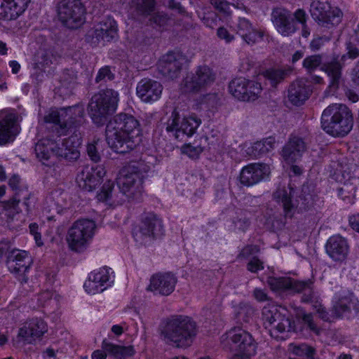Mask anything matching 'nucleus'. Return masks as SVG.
Listing matches in <instances>:
<instances>
[{"mask_svg": "<svg viewBox=\"0 0 359 359\" xmlns=\"http://www.w3.org/2000/svg\"><path fill=\"white\" fill-rule=\"evenodd\" d=\"M57 11L59 20L69 29H76L85 22L86 8L80 0H62Z\"/></svg>", "mask_w": 359, "mask_h": 359, "instance_id": "9d476101", "label": "nucleus"}, {"mask_svg": "<svg viewBox=\"0 0 359 359\" xmlns=\"http://www.w3.org/2000/svg\"><path fill=\"white\" fill-rule=\"evenodd\" d=\"M76 80L77 74L73 69L65 70L60 76V81L62 84L65 86H68L70 84L76 83Z\"/></svg>", "mask_w": 359, "mask_h": 359, "instance_id": "13d9d810", "label": "nucleus"}, {"mask_svg": "<svg viewBox=\"0 0 359 359\" xmlns=\"http://www.w3.org/2000/svg\"><path fill=\"white\" fill-rule=\"evenodd\" d=\"M312 93L311 86L304 79H297L289 87L288 99L294 105H301Z\"/></svg>", "mask_w": 359, "mask_h": 359, "instance_id": "cd10ccee", "label": "nucleus"}, {"mask_svg": "<svg viewBox=\"0 0 359 359\" xmlns=\"http://www.w3.org/2000/svg\"><path fill=\"white\" fill-rule=\"evenodd\" d=\"M353 126V114L345 104H331L322 114L321 127L332 136H345L352 130Z\"/></svg>", "mask_w": 359, "mask_h": 359, "instance_id": "20e7f679", "label": "nucleus"}, {"mask_svg": "<svg viewBox=\"0 0 359 359\" xmlns=\"http://www.w3.org/2000/svg\"><path fill=\"white\" fill-rule=\"evenodd\" d=\"M271 21L277 32L283 36H292L298 29L292 13L283 8L273 10Z\"/></svg>", "mask_w": 359, "mask_h": 359, "instance_id": "aec40b11", "label": "nucleus"}, {"mask_svg": "<svg viewBox=\"0 0 359 359\" xmlns=\"http://www.w3.org/2000/svg\"><path fill=\"white\" fill-rule=\"evenodd\" d=\"M293 284V292L302 294V302L311 303L313 305L319 300L318 296L313 289V281L311 280H296Z\"/></svg>", "mask_w": 359, "mask_h": 359, "instance_id": "72a5a7b5", "label": "nucleus"}, {"mask_svg": "<svg viewBox=\"0 0 359 359\" xmlns=\"http://www.w3.org/2000/svg\"><path fill=\"white\" fill-rule=\"evenodd\" d=\"M58 296L52 290L47 289L41 291L38 294V302L40 306H46L51 303L57 304L58 302Z\"/></svg>", "mask_w": 359, "mask_h": 359, "instance_id": "49530a36", "label": "nucleus"}, {"mask_svg": "<svg viewBox=\"0 0 359 359\" xmlns=\"http://www.w3.org/2000/svg\"><path fill=\"white\" fill-rule=\"evenodd\" d=\"M302 322L307 328L316 335H320L321 329L314 321L313 317L311 313L304 314L302 316Z\"/></svg>", "mask_w": 359, "mask_h": 359, "instance_id": "6e6d98bb", "label": "nucleus"}, {"mask_svg": "<svg viewBox=\"0 0 359 359\" xmlns=\"http://www.w3.org/2000/svg\"><path fill=\"white\" fill-rule=\"evenodd\" d=\"M211 5L219 12L229 14L231 4L226 0H210Z\"/></svg>", "mask_w": 359, "mask_h": 359, "instance_id": "052dcab7", "label": "nucleus"}, {"mask_svg": "<svg viewBox=\"0 0 359 359\" xmlns=\"http://www.w3.org/2000/svg\"><path fill=\"white\" fill-rule=\"evenodd\" d=\"M275 137L270 136L255 142L246 149V153L252 158H260L263 155L273 151L275 148Z\"/></svg>", "mask_w": 359, "mask_h": 359, "instance_id": "f704fd0d", "label": "nucleus"}, {"mask_svg": "<svg viewBox=\"0 0 359 359\" xmlns=\"http://www.w3.org/2000/svg\"><path fill=\"white\" fill-rule=\"evenodd\" d=\"M217 36L226 43H230L234 39V36L229 34L228 30L224 27H219L217 32Z\"/></svg>", "mask_w": 359, "mask_h": 359, "instance_id": "774afa93", "label": "nucleus"}, {"mask_svg": "<svg viewBox=\"0 0 359 359\" xmlns=\"http://www.w3.org/2000/svg\"><path fill=\"white\" fill-rule=\"evenodd\" d=\"M57 143L50 140H41L35 146V154L37 158L45 164V161L49 160L53 154H55Z\"/></svg>", "mask_w": 359, "mask_h": 359, "instance_id": "58836bf2", "label": "nucleus"}, {"mask_svg": "<svg viewBox=\"0 0 359 359\" xmlns=\"http://www.w3.org/2000/svg\"><path fill=\"white\" fill-rule=\"evenodd\" d=\"M322 57L320 55L308 56L303 61V67L308 72L311 73L322 64Z\"/></svg>", "mask_w": 359, "mask_h": 359, "instance_id": "3c124183", "label": "nucleus"}, {"mask_svg": "<svg viewBox=\"0 0 359 359\" xmlns=\"http://www.w3.org/2000/svg\"><path fill=\"white\" fill-rule=\"evenodd\" d=\"M18 118L14 113L0 111V146L13 142L20 133Z\"/></svg>", "mask_w": 359, "mask_h": 359, "instance_id": "a211bd4d", "label": "nucleus"}, {"mask_svg": "<svg viewBox=\"0 0 359 359\" xmlns=\"http://www.w3.org/2000/svg\"><path fill=\"white\" fill-rule=\"evenodd\" d=\"M342 66L338 57H333L330 61L323 63L321 69L323 70L330 79V86L337 88L339 86L341 76Z\"/></svg>", "mask_w": 359, "mask_h": 359, "instance_id": "4c0bfd02", "label": "nucleus"}, {"mask_svg": "<svg viewBox=\"0 0 359 359\" xmlns=\"http://www.w3.org/2000/svg\"><path fill=\"white\" fill-rule=\"evenodd\" d=\"M312 306L316 310V313L318 314L319 318H320L324 321L331 320V318L333 316V315L329 314L325 307L321 304V302L319 300H318L317 302L314 303Z\"/></svg>", "mask_w": 359, "mask_h": 359, "instance_id": "680f3d73", "label": "nucleus"}, {"mask_svg": "<svg viewBox=\"0 0 359 359\" xmlns=\"http://www.w3.org/2000/svg\"><path fill=\"white\" fill-rule=\"evenodd\" d=\"M117 36L116 22L108 18L96 26L94 29L93 37L97 41L109 42Z\"/></svg>", "mask_w": 359, "mask_h": 359, "instance_id": "7c9ffc66", "label": "nucleus"}, {"mask_svg": "<svg viewBox=\"0 0 359 359\" xmlns=\"http://www.w3.org/2000/svg\"><path fill=\"white\" fill-rule=\"evenodd\" d=\"M316 194L312 185L304 184L302 188L299 199L302 201V208H309L314 204Z\"/></svg>", "mask_w": 359, "mask_h": 359, "instance_id": "c03bdc74", "label": "nucleus"}, {"mask_svg": "<svg viewBox=\"0 0 359 359\" xmlns=\"http://www.w3.org/2000/svg\"><path fill=\"white\" fill-rule=\"evenodd\" d=\"M292 191V189L290 188L288 190L285 188H279L273 193L274 199L282 203L285 215L290 217L297 207L296 201L294 202L291 198Z\"/></svg>", "mask_w": 359, "mask_h": 359, "instance_id": "c9c22d12", "label": "nucleus"}, {"mask_svg": "<svg viewBox=\"0 0 359 359\" xmlns=\"http://www.w3.org/2000/svg\"><path fill=\"white\" fill-rule=\"evenodd\" d=\"M197 334L196 323L191 318L183 315L168 318L161 330V336L165 344L180 348L191 346Z\"/></svg>", "mask_w": 359, "mask_h": 359, "instance_id": "f03ea898", "label": "nucleus"}, {"mask_svg": "<svg viewBox=\"0 0 359 359\" xmlns=\"http://www.w3.org/2000/svg\"><path fill=\"white\" fill-rule=\"evenodd\" d=\"M102 348L116 359H125L135 354V350L132 346L116 345L109 342L107 339L102 341Z\"/></svg>", "mask_w": 359, "mask_h": 359, "instance_id": "e433bc0d", "label": "nucleus"}, {"mask_svg": "<svg viewBox=\"0 0 359 359\" xmlns=\"http://www.w3.org/2000/svg\"><path fill=\"white\" fill-rule=\"evenodd\" d=\"M290 68H270L264 73V76L270 81L271 86L276 87L291 73Z\"/></svg>", "mask_w": 359, "mask_h": 359, "instance_id": "ea45409f", "label": "nucleus"}, {"mask_svg": "<svg viewBox=\"0 0 359 359\" xmlns=\"http://www.w3.org/2000/svg\"><path fill=\"white\" fill-rule=\"evenodd\" d=\"M139 121L131 114L121 113L109 121L106 127V140L116 153L126 154L140 142Z\"/></svg>", "mask_w": 359, "mask_h": 359, "instance_id": "f257e3e1", "label": "nucleus"}, {"mask_svg": "<svg viewBox=\"0 0 359 359\" xmlns=\"http://www.w3.org/2000/svg\"><path fill=\"white\" fill-rule=\"evenodd\" d=\"M224 348L252 356L256 353L257 344L252 334L241 327H233L222 337Z\"/></svg>", "mask_w": 359, "mask_h": 359, "instance_id": "6e6552de", "label": "nucleus"}, {"mask_svg": "<svg viewBox=\"0 0 359 359\" xmlns=\"http://www.w3.org/2000/svg\"><path fill=\"white\" fill-rule=\"evenodd\" d=\"M105 173L102 165H87L78 173L76 182L81 189L92 191L100 184Z\"/></svg>", "mask_w": 359, "mask_h": 359, "instance_id": "f3484780", "label": "nucleus"}, {"mask_svg": "<svg viewBox=\"0 0 359 359\" xmlns=\"http://www.w3.org/2000/svg\"><path fill=\"white\" fill-rule=\"evenodd\" d=\"M118 101V93L111 88L94 95L88 104V114L93 122L97 126L104 125L116 111Z\"/></svg>", "mask_w": 359, "mask_h": 359, "instance_id": "39448f33", "label": "nucleus"}, {"mask_svg": "<svg viewBox=\"0 0 359 359\" xmlns=\"http://www.w3.org/2000/svg\"><path fill=\"white\" fill-rule=\"evenodd\" d=\"M348 186H344L338 189V196L346 203L352 204L354 203V197L355 193V187L350 184V189Z\"/></svg>", "mask_w": 359, "mask_h": 359, "instance_id": "8fccbe9b", "label": "nucleus"}, {"mask_svg": "<svg viewBox=\"0 0 359 359\" xmlns=\"http://www.w3.org/2000/svg\"><path fill=\"white\" fill-rule=\"evenodd\" d=\"M237 33L248 44H254L263 36L262 32L254 28L250 21L244 18L238 20Z\"/></svg>", "mask_w": 359, "mask_h": 359, "instance_id": "473e14b6", "label": "nucleus"}, {"mask_svg": "<svg viewBox=\"0 0 359 359\" xmlns=\"http://www.w3.org/2000/svg\"><path fill=\"white\" fill-rule=\"evenodd\" d=\"M46 123H53V130L60 136L71 128H76L84 123V108L76 104L59 111H52L45 116Z\"/></svg>", "mask_w": 359, "mask_h": 359, "instance_id": "423d86ee", "label": "nucleus"}, {"mask_svg": "<svg viewBox=\"0 0 359 359\" xmlns=\"http://www.w3.org/2000/svg\"><path fill=\"white\" fill-rule=\"evenodd\" d=\"M215 79V74L208 67L201 66L195 73L187 75L182 83V89L184 93H196L210 86Z\"/></svg>", "mask_w": 359, "mask_h": 359, "instance_id": "4468645a", "label": "nucleus"}, {"mask_svg": "<svg viewBox=\"0 0 359 359\" xmlns=\"http://www.w3.org/2000/svg\"><path fill=\"white\" fill-rule=\"evenodd\" d=\"M48 331L47 324L38 318L26 321L18 330L14 345L21 348L26 344H32Z\"/></svg>", "mask_w": 359, "mask_h": 359, "instance_id": "ddd939ff", "label": "nucleus"}, {"mask_svg": "<svg viewBox=\"0 0 359 359\" xmlns=\"http://www.w3.org/2000/svg\"><path fill=\"white\" fill-rule=\"evenodd\" d=\"M81 144V136L74 134L62 140L60 144L57 143L55 155L69 161L76 160L80 156L79 148Z\"/></svg>", "mask_w": 359, "mask_h": 359, "instance_id": "a878e982", "label": "nucleus"}, {"mask_svg": "<svg viewBox=\"0 0 359 359\" xmlns=\"http://www.w3.org/2000/svg\"><path fill=\"white\" fill-rule=\"evenodd\" d=\"M114 190V183L108 181L104 183L102 187L100 192L98 194L97 197L100 201H109L113 198L112 193Z\"/></svg>", "mask_w": 359, "mask_h": 359, "instance_id": "864d4df0", "label": "nucleus"}, {"mask_svg": "<svg viewBox=\"0 0 359 359\" xmlns=\"http://www.w3.org/2000/svg\"><path fill=\"white\" fill-rule=\"evenodd\" d=\"M295 280L288 277H270L267 282L272 290L285 291L290 290L293 291V283Z\"/></svg>", "mask_w": 359, "mask_h": 359, "instance_id": "37998d69", "label": "nucleus"}, {"mask_svg": "<svg viewBox=\"0 0 359 359\" xmlns=\"http://www.w3.org/2000/svg\"><path fill=\"white\" fill-rule=\"evenodd\" d=\"M310 13L313 20L321 27L333 28L340 24L343 13L337 7H332L327 1L314 0L310 5Z\"/></svg>", "mask_w": 359, "mask_h": 359, "instance_id": "f8f14e48", "label": "nucleus"}, {"mask_svg": "<svg viewBox=\"0 0 359 359\" xmlns=\"http://www.w3.org/2000/svg\"><path fill=\"white\" fill-rule=\"evenodd\" d=\"M114 79V74L111 72L109 67L105 66L100 69L95 77V82L105 83L109 81H112Z\"/></svg>", "mask_w": 359, "mask_h": 359, "instance_id": "5fc2aeb1", "label": "nucleus"}, {"mask_svg": "<svg viewBox=\"0 0 359 359\" xmlns=\"http://www.w3.org/2000/svg\"><path fill=\"white\" fill-rule=\"evenodd\" d=\"M201 123V120L195 114L180 120L179 112L175 109L167 121L166 130L176 140H182L184 137L192 136Z\"/></svg>", "mask_w": 359, "mask_h": 359, "instance_id": "9b49d317", "label": "nucleus"}, {"mask_svg": "<svg viewBox=\"0 0 359 359\" xmlns=\"http://www.w3.org/2000/svg\"><path fill=\"white\" fill-rule=\"evenodd\" d=\"M306 149V143L302 137L290 135L282 148L280 156L286 163L293 164L302 158Z\"/></svg>", "mask_w": 359, "mask_h": 359, "instance_id": "412c9836", "label": "nucleus"}, {"mask_svg": "<svg viewBox=\"0 0 359 359\" xmlns=\"http://www.w3.org/2000/svg\"><path fill=\"white\" fill-rule=\"evenodd\" d=\"M87 154L90 158L95 163L100 161V155L94 144H88L86 149Z\"/></svg>", "mask_w": 359, "mask_h": 359, "instance_id": "0e129e2a", "label": "nucleus"}, {"mask_svg": "<svg viewBox=\"0 0 359 359\" xmlns=\"http://www.w3.org/2000/svg\"><path fill=\"white\" fill-rule=\"evenodd\" d=\"M150 167L142 161H135L125 166L120 172L117 184L128 200H140L143 191V179Z\"/></svg>", "mask_w": 359, "mask_h": 359, "instance_id": "7ed1b4c3", "label": "nucleus"}, {"mask_svg": "<svg viewBox=\"0 0 359 359\" xmlns=\"http://www.w3.org/2000/svg\"><path fill=\"white\" fill-rule=\"evenodd\" d=\"M22 201V206L25 209V212L27 215L32 214L33 210L35 208L36 203V198L34 194L29 192L28 189H21L17 192L16 196L13 198L8 201L7 206L9 208L13 209L16 212L22 211L18 208L20 201Z\"/></svg>", "mask_w": 359, "mask_h": 359, "instance_id": "c756f323", "label": "nucleus"}, {"mask_svg": "<svg viewBox=\"0 0 359 359\" xmlns=\"http://www.w3.org/2000/svg\"><path fill=\"white\" fill-rule=\"evenodd\" d=\"M330 38L327 36H318L313 39L310 44V47L312 50H318L325 43V42L329 41Z\"/></svg>", "mask_w": 359, "mask_h": 359, "instance_id": "69168bd1", "label": "nucleus"}, {"mask_svg": "<svg viewBox=\"0 0 359 359\" xmlns=\"http://www.w3.org/2000/svg\"><path fill=\"white\" fill-rule=\"evenodd\" d=\"M245 95L248 97L244 98L243 101L255 100L260 95L262 88L260 83L249 80V83L246 88Z\"/></svg>", "mask_w": 359, "mask_h": 359, "instance_id": "de8ad7c7", "label": "nucleus"}, {"mask_svg": "<svg viewBox=\"0 0 359 359\" xmlns=\"http://www.w3.org/2000/svg\"><path fill=\"white\" fill-rule=\"evenodd\" d=\"M177 282V278L173 273H158L151 277L149 290L155 294L168 296L174 291Z\"/></svg>", "mask_w": 359, "mask_h": 359, "instance_id": "5701e85b", "label": "nucleus"}, {"mask_svg": "<svg viewBox=\"0 0 359 359\" xmlns=\"http://www.w3.org/2000/svg\"><path fill=\"white\" fill-rule=\"evenodd\" d=\"M186 57L180 52H169L162 56L158 64L159 73L167 79L173 80L180 76Z\"/></svg>", "mask_w": 359, "mask_h": 359, "instance_id": "dca6fc26", "label": "nucleus"}, {"mask_svg": "<svg viewBox=\"0 0 359 359\" xmlns=\"http://www.w3.org/2000/svg\"><path fill=\"white\" fill-rule=\"evenodd\" d=\"M247 269L252 273H256L258 271L264 269L263 263L256 257H253L248 264Z\"/></svg>", "mask_w": 359, "mask_h": 359, "instance_id": "e2e57ef3", "label": "nucleus"}, {"mask_svg": "<svg viewBox=\"0 0 359 359\" xmlns=\"http://www.w3.org/2000/svg\"><path fill=\"white\" fill-rule=\"evenodd\" d=\"M8 185L14 191V196H17V192L20 191L21 189H27V187L22 184L20 177L18 175L14 174L8 180Z\"/></svg>", "mask_w": 359, "mask_h": 359, "instance_id": "bf43d9fd", "label": "nucleus"}, {"mask_svg": "<svg viewBox=\"0 0 359 359\" xmlns=\"http://www.w3.org/2000/svg\"><path fill=\"white\" fill-rule=\"evenodd\" d=\"M262 320L266 327H271L270 332L273 334L283 333L294 330V322L289 318L283 316L274 306H266L262 309Z\"/></svg>", "mask_w": 359, "mask_h": 359, "instance_id": "2eb2a0df", "label": "nucleus"}, {"mask_svg": "<svg viewBox=\"0 0 359 359\" xmlns=\"http://www.w3.org/2000/svg\"><path fill=\"white\" fill-rule=\"evenodd\" d=\"M271 173L270 168L264 163H251L245 166L240 173L241 183L252 186L267 178Z\"/></svg>", "mask_w": 359, "mask_h": 359, "instance_id": "4be33fe9", "label": "nucleus"}, {"mask_svg": "<svg viewBox=\"0 0 359 359\" xmlns=\"http://www.w3.org/2000/svg\"><path fill=\"white\" fill-rule=\"evenodd\" d=\"M137 95L145 102H154L158 100L162 93V85L150 79H142L137 86Z\"/></svg>", "mask_w": 359, "mask_h": 359, "instance_id": "bb28decb", "label": "nucleus"}, {"mask_svg": "<svg viewBox=\"0 0 359 359\" xmlns=\"http://www.w3.org/2000/svg\"><path fill=\"white\" fill-rule=\"evenodd\" d=\"M162 219L154 212L146 213L140 224L133 231L136 242L146 245L163 234Z\"/></svg>", "mask_w": 359, "mask_h": 359, "instance_id": "1a4fd4ad", "label": "nucleus"}, {"mask_svg": "<svg viewBox=\"0 0 359 359\" xmlns=\"http://www.w3.org/2000/svg\"><path fill=\"white\" fill-rule=\"evenodd\" d=\"M31 263L32 259L29 253L25 250L18 249L9 253L6 261L8 270L20 276L25 275L29 269Z\"/></svg>", "mask_w": 359, "mask_h": 359, "instance_id": "b1692460", "label": "nucleus"}, {"mask_svg": "<svg viewBox=\"0 0 359 359\" xmlns=\"http://www.w3.org/2000/svg\"><path fill=\"white\" fill-rule=\"evenodd\" d=\"M292 15L295 22H298L302 25L306 24L307 16L304 10L299 8L294 13H292Z\"/></svg>", "mask_w": 359, "mask_h": 359, "instance_id": "338daca9", "label": "nucleus"}, {"mask_svg": "<svg viewBox=\"0 0 359 359\" xmlns=\"http://www.w3.org/2000/svg\"><path fill=\"white\" fill-rule=\"evenodd\" d=\"M290 351L292 353L297 356H306V358H313L315 350L313 348L305 344H302L299 345H290Z\"/></svg>", "mask_w": 359, "mask_h": 359, "instance_id": "09e8293b", "label": "nucleus"}, {"mask_svg": "<svg viewBox=\"0 0 359 359\" xmlns=\"http://www.w3.org/2000/svg\"><path fill=\"white\" fill-rule=\"evenodd\" d=\"M329 257L335 262L344 261L348 252V245L345 238L340 236L330 237L325 245Z\"/></svg>", "mask_w": 359, "mask_h": 359, "instance_id": "c85d7f7f", "label": "nucleus"}, {"mask_svg": "<svg viewBox=\"0 0 359 359\" xmlns=\"http://www.w3.org/2000/svg\"><path fill=\"white\" fill-rule=\"evenodd\" d=\"M249 83V80L245 78L240 77L232 80L229 85V90L231 94L239 100H244L247 98L245 95L246 88Z\"/></svg>", "mask_w": 359, "mask_h": 359, "instance_id": "a19ab883", "label": "nucleus"}, {"mask_svg": "<svg viewBox=\"0 0 359 359\" xmlns=\"http://www.w3.org/2000/svg\"><path fill=\"white\" fill-rule=\"evenodd\" d=\"M351 298H350V300L345 298L336 302L332 310L333 316L336 318H343L351 313Z\"/></svg>", "mask_w": 359, "mask_h": 359, "instance_id": "a18cd8bd", "label": "nucleus"}, {"mask_svg": "<svg viewBox=\"0 0 359 359\" xmlns=\"http://www.w3.org/2000/svg\"><path fill=\"white\" fill-rule=\"evenodd\" d=\"M229 230L234 232H245L251 224L249 213L245 210L233 209L229 211Z\"/></svg>", "mask_w": 359, "mask_h": 359, "instance_id": "2f4dec72", "label": "nucleus"}, {"mask_svg": "<svg viewBox=\"0 0 359 359\" xmlns=\"http://www.w3.org/2000/svg\"><path fill=\"white\" fill-rule=\"evenodd\" d=\"M156 0H132L131 7L137 15L147 17L154 11Z\"/></svg>", "mask_w": 359, "mask_h": 359, "instance_id": "79ce46f5", "label": "nucleus"}, {"mask_svg": "<svg viewBox=\"0 0 359 359\" xmlns=\"http://www.w3.org/2000/svg\"><path fill=\"white\" fill-rule=\"evenodd\" d=\"M96 224L92 219L75 221L67 231L66 241L69 248L75 252H83L90 245L95 235Z\"/></svg>", "mask_w": 359, "mask_h": 359, "instance_id": "0eeeda50", "label": "nucleus"}, {"mask_svg": "<svg viewBox=\"0 0 359 359\" xmlns=\"http://www.w3.org/2000/svg\"><path fill=\"white\" fill-rule=\"evenodd\" d=\"M151 24L158 27H165L170 21V17L163 11L154 13L149 19Z\"/></svg>", "mask_w": 359, "mask_h": 359, "instance_id": "603ef678", "label": "nucleus"}, {"mask_svg": "<svg viewBox=\"0 0 359 359\" xmlns=\"http://www.w3.org/2000/svg\"><path fill=\"white\" fill-rule=\"evenodd\" d=\"M31 0H0V20H16L28 7Z\"/></svg>", "mask_w": 359, "mask_h": 359, "instance_id": "393cba45", "label": "nucleus"}, {"mask_svg": "<svg viewBox=\"0 0 359 359\" xmlns=\"http://www.w3.org/2000/svg\"><path fill=\"white\" fill-rule=\"evenodd\" d=\"M182 150L183 154H187L192 159H195L198 158L199 155L203 152V149L199 145L194 146L191 144H188L183 146Z\"/></svg>", "mask_w": 359, "mask_h": 359, "instance_id": "4d7b16f0", "label": "nucleus"}, {"mask_svg": "<svg viewBox=\"0 0 359 359\" xmlns=\"http://www.w3.org/2000/svg\"><path fill=\"white\" fill-rule=\"evenodd\" d=\"M111 273V269L107 267L91 272L88 279L84 283L85 290L92 294L103 292L114 282Z\"/></svg>", "mask_w": 359, "mask_h": 359, "instance_id": "6ab92c4d", "label": "nucleus"}]
</instances>
